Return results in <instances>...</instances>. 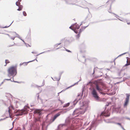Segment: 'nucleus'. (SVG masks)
Here are the masks:
<instances>
[{
	"label": "nucleus",
	"instance_id": "nucleus-1",
	"mask_svg": "<svg viewBox=\"0 0 130 130\" xmlns=\"http://www.w3.org/2000/svg\"><path fill=\"white\" fill-rule=\"evenodd\" d=\"M97 81L96 80L94 81L93 83L95 84V88L92 87V88H90L89 89L91 90V94L92 96L97 101H104L106 100L105 99H103L102 100L101 99L99 96L97 90L99 91L101 90V88L97 84Z\"/></svg>",
	"mask_w": 130,
	"mask_h": 130
},
{
	"label": "nucleus",
	"instance_id": "nucleus-2",
	"mask_svg": "<svg viewBox=\"0 0 130 130\" xmlns=\"http://www.w3.org/2000/svg\"><path fill=\"white\" fill-rule=\"evenodd\" d=\"M88 102L85 101L82 102V105H80L79 108L76 109L74 110L73 113V115H74L75 114L78 116L80 114H83L86 111L88 107Z\"/></svg>",
	"mask_w": 130,
	"mask_h": 130
},
{
	"label": "nucleus",
	"instance_id": "nucleus-3",
	"mask_svg": "<svg viewBox=\"0 0 130 130\" xmlns=\"http://www.w3.org/2000/svg\"><path fill=\"white\" fill-rule=\"evenodd\" d=\"M29 107L27 106L24 107L23 109L20 110H15L14 111L15 115L17 116L22 115L27 113V112L29 110Z\"/></svg>",
	"mask_w": 130,
	"mask_h": 130
},
{
	"label": "nucleus",
	"instance_id": "nucleus-4",
	"mask_svg": "<svg viewBox=\"0 0 130 130\" xmlns=\"http://www.w3.org/2000/svg\"><path fill=\"white\" fill-rule=\"evenodd\" d=\"M8 76L10 77L13 76V78L17 74V67L16 66H13L10 67L8 70Z\"/></svg>",
	"mask_w": 130,
	"mask_h": 130
},
{
	"label": "nucleus",
	"instance_id": "nucleus-5",
	"mask_svg": "<svg viewBox=\"0 0 130 130\" xmlns=\"http://www.w3.org/2000/svg\"><path fill=\"white\" fill-rule=\"evenodd\" d=\"M83 94V92H82L80 96V94H78L76 98L73 102V104L74 105H75L76 104L79 100L82 99Z\"/></svg>",
	"mask_w": 130,
	"mask_h": 130
},
{
	"label": "nucleus",
	"instance_id": "nucleus-6",
	"mask_svg": "<svg viewBox=\"0 0 130 130\" xmlns=\"http://www.w3.org/2000/svg\"><path fill=\"white\" fill-rule=\"evenodd\" d=\"M33 111H34L33 113L34 115L37 114L39 116H41L43 113L42 112L43 110V109H35L33 108Z\"/></svg>",
	"mask_w": 130,
	"mask_h": 130
},
{
	"label": "nucleus",
	"instance_id": "nucleus-7",
	"mask_svg": "<svg viewBox=\"0 0 130 130\" xmlns=\"http://www.w3.org/2000/svg\"><path fill=\"white\" fill-rule=\"evenodd\" d=\"M126 97L125 99V101L124 104V106L125 107L127 106L128 104L129 100V97L130 96V94L128 93H126Z\"/></svg>",
	"mask_w": 130,
	"mask_h": 130
},
{
	"label": "nucleus",
	"instance_id": "nucleus-8",
	"mask_svg": "<svg viewBox=\"0 0 130 130\" xmlns=\"http://www.w3.org/2000/svg\"><path fill=\"white\" fill-rule=\"evenodd\" d=\"M39 128L38 123L37 122L34 123L33 122V130H39Z\"/></svg>",
	"mask_w": 130,
	"mask_h": 130
},
{
	"label": "nucleus",
	"instance_id": "nucleus-9",
	"mask_svg": "<svg viewBox=\"0 0 130 130\" xmlns=\"http://www.w3.org/2000/svg\"><path fill=\"white\" fill-rule=\"evenodd\" d=\"M60 115V114L59 113H58L56 114L53 118H52L51 119V122L52 123Z\"/></svg>",
	"mask_w": 130,
	"mask_h": 130
},
{
	"label": "nucleus",
	"instance_id": "nucleus-10",
	"mask_svg": "<svg viewBox=\"0 0 130 130\" xmlns=\"http://www.w3.org/2000/svg\"><path fill=\"white\" fill-rule=\"evenodd\" d=\"M98 122L97 121H95L92 122L91 125V127L88 130H91L92 128L94 126L96 127L98 125Z\"/></svg>",
	"mask_w": 130,
	"mask_h": 130
},
{
	"label": "nucleus",
	"instance_id": "nucleus-11",
	"mask_svg": "<svg viewBox=\"0 0 130 130\" xmlns=\"http://www.w3.org/2000/svg\"><path fill=\"white\" fill-rule=\"evenodd\" d=\"M72 26H74L73 28L75 29H79L80 26L78 24H77V23H75L74 24L72 25Z\"/></svg>",
	"mask_w": 130,
	"mask_h": 130
},
{
	"label": "nucleus",
	"instance_id": "nucleus-12",
	"mask_svg": "<svg viewBox=\"0 0 130 130\" xmlns=\"http://www.w3.org/2000/svg\"><path fill=\"white\" fill-rule=\"evenodd\" d=\"M116 124L119 125L123 130H126L123 127L121 123L117 122Z\"/></svg>",
	"mask_w": 130,
	"mask_h": 130
},
{
	"label": "nucleus",
	"instance_id": "nucleus-13",
	"mask_svg": "<svg viewBox=\"0 0 130 130\" xmlns=\"http://www.w3.org/2000/svg\"><path fill=\"white\" fill-rule=\"evenodd\" d=\"M66 125V124L65 123L60 124L59 125L58 127V130H59L60 127H62Z\"/></svg>",
	"mask_w": 130,
	"mask_h": 130
},
{
	"label": "nucleus",
	"instance_id": "nucleus-14",
	"mask_svg": "<svg viewBox=\"0 0 130 130\" xmlns=\"http://www.w3.org/2000/svg\"><path fill=\"white\" fill-rule=\"evenodd\" d=\"M71 108H66L65 109H63L62 110V112L63 113H66L67 111L71 109Z\"/></svg>",
	"mask_w": 130,
	"mask_h": 130
},
{
	"label": "nucleus",
	"instance_id": "nucleus-15",
	"mask_svg": "<svg viewBox=\"0 0 130 130\" xmlns=\"http://www.w3.org/2000/svg\"><path fill=\"white\" fill-rule=\"evenodd\" d=\"M32 62V60H31V61H29L28 62H23V65L24 66H27L28 64L30 62Z\"/></svg>",
	"mask_w": 130,
	"mask_h": 130
},
{
	"label": "nucleus",
	"instance_id": "nucleus-16",
	"mask_svg": "<svg viewBox=\"0 0 130 130\" xmlns=\"http://www.w3.org/2000/svg\"><path fill=\"white\" fill-rule=\"evenodd\" d=\"M128 53V52H125V53H123V54H122L120 55H119V56H118L117 57H116V58L114 59V61H115V60H116V59H117L118 57H120L124 55L125 54H127Z\"/></svg>",
	"mask_w": 130,
	"mask_h": 130
},
{
	"label": "nucleus",
	"instance_id": "nucleus-17",
	"mask_svg": "<svg viewBox=\"0 0 130 130\" xmlns=\"http://www.w3.org/2000/svg\"><path fill=\"white\" fill-rule=\"evenodd\" d=\"M79 82V81H78L77 82L75 83V84H74L73 85L69 87H68L67 88H66V90H67L69 88H70L72 86H74V85H77L78 84V83Z\"/></svg>",
	"mask_w": 130,
	"mask_h": 130
},
{
	"label": "nucleus",
	"instance_id": "nucleus-18",
	"mask_svg": "<svg viewBox=\"0 0 130 130\" xmlns=\"http://www.w3.org/2000/svg\"><path fill=\"white\" fill-rule=\"evenodd\" d=\"M10 108H11L12 109H13V107L11 105L9 108V109H8V111L9 113V117L10 118H11V116L10 115Z\"/></svg>",
	"mask_w": 130,
	"mask_h": 130
},
{
	"label": "nucleus",
	"instance_id": "nucleus-19",
	"mask_svg": "<svg viewBox=\"0 0 130 130\" xmlns=\"http://www.w3.org/2000/svg\"><path fill=\"white\" fill-rule=\"evenodd\" d=\"M60 78L59 77V78H57L56 77H54V79H53V80H57V81H59L60 79Z\"/></svg>",
	"mask_w": 130,
	"mask_h": 130
},
{
	"label": "nucleus",
	"instance_id": "nucleus-20",
	"mask_svg": "<svg viewBox=\"0 0 130 130\" xmlns=\"http://www.w3.org/2000/svg\"><path fill=\"white\" fill-rule=\"evenodd\" d=\"M70 105L69 103H67L64 105L63 106V108L67 107L68 106H69Z\"/></svg>",
	"mask_w": 130,
	"mask_h": 130
},
{
	"label": "nucleus",
	"instance_id": "nucleus-21",
	"mask_svg": "<svg viewBox=\"0 0 130 130\" xmlns=\"http://www.w3.org/2000/svg\"><path fill=\"white\" fill-rule=\"evenodd\" d=\"M80 34L78 33V34L76 36V38L77 39H79L80 36Z\"/></svg>",
	"mask_w": 130,
	"mask_h": 130
},
{
	"label": "nucleus",
	"instance_id": "nucleus-22",
	"mask_svg": "<svg viewBox=\"0 0 130 130\" xmlns=\"http://www.w3.org/2000/svg\"><path fill=\"white\" fill-rule=\"evenodd\" d=\"M44 84H45V80H43V82L42 85L41 86H38L37 85L36 86L37 88H38L39 87H40L42 86H43L44 85Z\"/></svg>",
	"mask_w": 130,
	"mask_h": 130
},
{
	"label": "nucleus",
	"instance_id": "nucleus-23",
	"mask_svg": "<svg viewBox=\"0 0 130 130\" xmlns=\"http://www.w3.org/2000/svg\"><path fill=\"white\" fill-rule=\"evenodd\" d=\"M93 82H92L91 81H90L88 83H87L86 85H88L89 84H91V86H92V83H93Z\"/></svg>",
	"mask_w": 130,
	"mask_h": 130
},
{
	"label": "nucleus",
	"instance_id": "nucleus-24",
	"mask_svg": "<svg viewBox=\"0 0 130 130\" xmlns=\"http://www.w3.org/2000/svg\"><path fill=\"white\" fill-rule=\"evenodd\" d=\"M32 113H30L29 114V116L28 117L29 119H31L32 118Z\"/></svg>",
	"mask_w": 130,
	"mask_h": 130
},
{
	"label": "nucleus",
	"instance_id": "nucleus-25",
	"mask_svg": "<svg viewBox=\"0 0 130 130\" xmlns=\"http://www.w3.org/2000/svg\"><path fill=\"white\" fill-rule=\"evenodd\" d=\"M5 62L6 64L5 65H4L5 66H6L7 63H9L10 62V61L8 60H6Z\"/></svg>",
	"mask_w": 130,
	"mask_h": 130
},
{
	"label": "nucleus",
	"instance_id": "nucleus-26",
	"mask_svg": "<svg viewBox=\"0 0 130 130\" xmlns=\"http://www.w3.org/2000/svg\"><path fill=\"white\" fill-rule=\"evenodd\" d=\"M15 4L16 6H19V5H20V3L17 1L16 2Z\"/></svg>",
	"mask_w": 130,
	"mask_h": 130
},
{
	"label": "nucleus",
	"instance_id": "nucleus-27",
	"mask_svg": "<svg viewBox=\"0 0 130 130\" xmlns=\"http://www.w3.org/2000/svg\"><path fill=\"white\" fill-rule=\"evenodd\" d=\"M63 71H62L60 72L59 73V77L60 78L62 74L63 73Z\"/></svg>",
	"mask_w": 130,
	"mask_h": 130
},
{
	"label": "nucleus",
	"instance_id": "nucleus-28",
	"mask_svg": "<svg viewBox=\"0 0 130 130\" xmlns=\"http://www.w3.org/2000/svg\"><path fill=\"white\" fill-rule=\"evenodd\" d=\"M82 26L81 27V28H80V29L79 30V33L80 34H81V32L83 30V29H82Z\"/></svg>",
	"mask_w": 130,
	"mask_h": 130
},
{
	"label": "nucleus",
	"instance_id": "nucleus-29",
	"mask_svg": "<svg viewBox=\"0 0 130 130\" xmlns=\"http://www.w3.org/2000/svg\"><path fill=\"white\" fill-rule=\"evenodd\" d=\"M50 50H48L46 51H44V52H42L40 54H38V55H38L39 54H43V53H46V52H50Z\"/></svg>",
	"mask_w": 130,
	"mask_h": 130
},
{
	"label": "nucleus",
	"instance_id": "nucleus-30",
	"mask_svg": "<svg viewBox=\"0 0 130 130\" xmlns=\"http://www.w3.org/2000/svg\"><path fill=\"white\" fill-rule=\"evenodd\" d=\"M13 21L11 23L9 26H6L4 27H3L1 28H7V27H9L13 23Z\"/></svg>",
	"mask_w": 130,
	"mask_h": 130
},
{
	"label": "nucleus",
	"instance_id": "nucleus-31",
	"mask_svg": "<svg viewBox=\"0 0 130 130\" xmlns=\"http://www.w3.org/2000/svg\"><path fill=\"white\" fill-rule=\"evenodd\" d=\"M13 33H14L16 35V36L15 37H17L18 38L19 37H20V36L17 33L15 32H13Z\"/></svg>",
	"mask_w": 130,
	"mask_h": 130
},
{
	"label": "nucleus",
	"instance_id": "nucleus-32",
	"mask_svg": "<svg viewBox=\"0 0 130 130\" xmlns=\"http://www.w3.org/2000/svg\"><path fill=\"white\" fill-rule=\"evenodd\" d=\"M23 15L25 16H26L27 15V14L25 11H24L23 12Z\"/></svg>",
	"mask_w": 130,
	"mask_h": 130
},
{
	"label": "nucleus",
	"instance_id": "nucleus-33",
	"mask_svg": "<svg viewBox=\"0 0 130 130\" xmlns=\"http://www.w3.org/2000/svg\"><path fill=\"white\" fill-rule=\"evenodd\" d=\"M108 123H114V124H116L117 122H116L114 121H110V122H108Z\"/></svg>",
	"mask_w": 130,
	"mask_h": 130
},
{
	"label": "nucleus",
	"instance_id": "nucleus-34",
	"mask_svg": "<svg viewBox=\"0 0 130 130\" xmlns=\"http://www.w3.org/2000/svg\"><path fill=\"white\" fill-rule=\"evenodd\" d=\"M76 29H74L73 28V31H74V32L76 34H77L78 33V31L76 30Z\"/></svg>",
	"mask_w": 130,
	"mask_h": 130
},
{
	"label": "nucleus",
	"instance_id": "nucleus-35",
	"mask_svg": "<svg viewBox=\"0 0 130 130\" xmlns=\"http://www.w3.org/2000/svg\"><path fill=\"white\" fill-rule=\"evenodd\" d=\"M61 43H59L56 44L54 45V46L55 47H57L58 46V45H60L61 44Z\"/></svg>",
	"mask_w": 130,
	"mask_h": 130
},
{
	"label": "nucleus",
	"instance_id": "nucleus-36",
	"mask_svg": "<svg viewBox=\"0 0 130 130\" xmlns=\"http://www.w3.org/2000/svg\"><path fill=\"white\" fill-rule=\"evenodd\" d=\"M89 26V25H88L87 26H84V27H82V29H83L84 30V29H85L86 27H87L88 26Z\"/></svg>",
	"mask_w": 130,
	"mask_h": 130
},
{
	"label": "nucleus",
	"instance_id": "nucleus-37",
	"mask_svg": "<svg viewBox=\"0 0 130 130\" xmlns=\"http://www.w3.org/2000/svg\"><path fill=\"white\" fill-rule=\"evenodd\" d=\"M66 90V89L64 90H62L60 92H59L58 93V96H59V94L61 92H63V91H65V90Z\"/></svg>",
	"mask_w": 130,
	"mask_h": 130
},
{
	"label": "nucleus",
	"instance_id": "nucleus-38",
	"mask_svg": "<svg viewBox=\"0 0 130 130\" xmlns=\"http://www.w3.org/2000/svg\"><path fill=\"white\" fill-rule=\"evenodd\" d=\"M18 6L19 7L20 9H21V10L23 8V6L22 5H20V6Z\"/></svg>",
	"mask_w": 130,
	"mask_h": 130
},
{
	"label": "nucleus",
	"instance_id": "nucleus-39",
	"mask_svg": "<svg viewBox=\"0 0 130 130\" xmlns=\"http://www.w3.org/2000/svg\"><path fill=\"white\" fill-rule=\"evenodd\" d=\"M66 51H67L69 52H70L71 53V52L70 51V50H68L67 49H66V50H65Z\"/></svg>",
	"mask_w": 130,
	"mask_h": 130
},
{
	"label": "nucleus",
	"instance_id": "nucleus-40",
	"mask_svg": "<svg viewBox=\"0 0 130 130\" xmlns=\"http://www.w3.org/2000/svg\"><path fill=\"white\" fill-rule=\"evenodd\" d=\"M13 79H12V80H11V82H15V83H19V82H17V81H14L13 80Z\"/></svg>",
	"mask_w": 130,
	"mask_h": 130
},
{
	"label": "nucleus",
	"instance_id": "nucleus-41",
	"mask_svg": "<svg viewBox=\"0 0 130 130\" xmlns=\"http://www.w3.org/2000/svg\"><path fill=\"white\" fill-rule=\"evenodd\" d=\"M8 117H6V118H4L3 119H0V121H2V120H5L6 119V118H8Z\"/></svg>",
	"mask_w": 130,
	"mask_h": 130
},
{
	"label": "nucleus",
	"instance_id": "nucleus-42",
	"mask_svg": "<svg viewBox=\"0 0 130 130\" xmlns=\"http://www.w3.org/2000/svg\"><path fill=\"white\" fill-rule=\"evenodd\" d=\"M5 80H11V78L10 79H5L4 80V82H5Z\"/></svg>",
	"mask_w": 130,
	"mask_h": 130
},
{
	"label": "nucleus",
	"instance_id": "nucleus-43",
	"mask_svg": "<svg viewBox=\"0 0 130 130\" xmlns=\"http://www.w3.org/2000/svg\"><path fill=\"white\" fill-rule=\"evenodd\" d=\"M10 38L11 39H12L13 40H14V38H15V37H10Z\"/></svg>",
	"mask_w": 130,
	"mask_h": 130
},
{
	"label": "nucleus",
	"instance_id": "nucleus-44",
	"mask_svg": "<svg viewBox=\"0 0 130 130\" xmlns=\"http://www.w3.org/2000/svg\"><path fill=\"white\" fill-rule=\"evenodd\" d=\"M71 26H72V25L71 26H70L69 27V28H70V29H72V30H73V28H72L71 27Z\"/></svg>",
	"mask_w": 130,
	"mask_h": 130
},
{
	"label": "nucleus",
	"instance_id": "nucleus-45",
	"mask_svg": "<svg viewBox=\"0 0 130 130\" xmlns=\"http://www.w3.org/2000/svg\"><path fill=\"white\" fill-rule=\"evenodd\" d=\"M129 65V63H127L124 66H127Z\"/></svg>",
	"mask_w": 130,
	"mask_h": 130
},
{
	"label": "nucleus",
	"instance_id": "nucleus-46",
	"mask_svg": "<svg viewBox=\"0 0 130 130\" xmlns=\"http://www.w3.org/2000/svg\"><path fill=\"white\" fill-rule=\"evenodd\" d=\"M85 90V88L84 87L83 88L82 92H83Z\"/></svg>",
	"mask_w": 130,
	"mask_h": 130
},
{
	"label": "nucleus",
	"instance_id": "nucleus-47",
	"mask_svg": "<svg viewBox=\"0 0 130 130\" xmlns=\"http://www.w3.org/2000/svg\"><path fill=\"white\" fill-rule=\"evenodd\" d=\"M21 9H20L19 7V8L17 9V10L18 11H20L21 10Z\"/></svg>",
	"mask_w": 130,
	"mask_h": 130
},
{
	"label": "nucleus",
	"instance_id": "nucleus-48",
	"mask_svg": "<svg viewBox=\"0 0 130 130\" xmlns=\"http://www.w3.org/2000/svg\"><path fill=\"white\" fill-rule=\"evenodd\" d=\"M110 114L109 113H108V114L107 115H106V117H109L110 116Z\"/></svg>",
	"mask_w": 130,
	"mask_h": 130
},
{
	"label": "nucleus",
	"instance_id": "nucleus-49",
	"mask_svg": "<svg viewBox=\"0 0 130 130\" xmlns=\"http://www.w3.org/2000/svg\"><path fill=\"white\" fill-rule=\"evenodd\" d=\"M110 103H108L106 105V106H108L109 104Z\"/></svg>",
	"mask_w": 130,
	"mask_h": 130
},
{
	"label": "nucleus",
	"instance_id": "nucleus-50",
	"mask_svg": "<svg viewBox=\"0 0 130 130\" xmlns=\"http://www.w3.org/2000/svg\"><path fill=\"white\" fill-rule=\"evenodd\" d=\"M85 23V22H82L81 23V24H80V25H79L80 26H81V25H82L83 24V23Z\"/></svg>",
	"mask_w": 130,
	"mask_h": 130
},
{
	"label": "nucleus",
	"instance_id": "nucleus-51",
	"mask_svg": "<svg viewBox=\"0 0 130 130\" xmlns=\"http://www.w3.org/2000/svg\"><path fill=\"white\" fill-rule=\"evenodd\" d=\"M23 63H21L20 64V66H21L22 65H23Z\"/></svg>",
	"mask_w": 130,
	"mask_h": 130
},
{
	"label": "nucleus",
	"instance_id": "nucleus-52",
	"mask_svg": "<svg viewBox=\"0 0 130 130\" xmlns=\"http://www.w3.org/2000/svg\"><path fill=\"white\" fill-rule=\"evenodd\" d=\"M22 41L25 44H26V43H25L24 41L23 40H22Z\"/></svg>",
	"mask_w": 130,
	"mask_h": 130
},
{
	"label": "nucleus",
	"instance_id": "nucleus-53",
	"mask_svg": "<svg viewBox=\"0 0 130 130\" xmlns=\"http://www.w3.org/2000/svg\"><path fill=\"white\" fill-rule=\"evenodd\" d=\"M4 81H3V82H2L1 83V84H0V86H1V85L3 83H4Z\"/></svg>",
	"mask_w": 130,
	"mask_h": 130
},
{
	"label": "nucleus",
	"instance_id": "nucleus-54",
	"mask_svg": "<svg viewBox=\"0 0 130 130\" xmlns=\"http://www.w3.org/2000/svg\"><path fill=\"white\" fill-rule=\"evenodd\" d=\"M30 126L31 128H32V124L31 123Z\"/></svg>",
	"mask_w": 130,
	"mask_h": 130
},
{
	"label": "nucleus",
	"instance_id": "nucleus-55",
	"mask_svg": "<svg viewBox=\"0 0 130 130\" xmlns=\"http://www.w3.org/2000/svg\"><path fill=\"white\" fill-rule=\"evenodd\" d=\"M9 45V47L12 46L13 45Z\"/></svg>",
	"mask_w": 130,
	"mask_h": 130
},
{
	"label": "nucleus",
	"instance_id": "nucleus-56",
	"mask_svg": "<svg viewBox=\"0 0 130 130\" xmlns=\"http://www.w3.org/2000/svg\"><path fill=\"white\" fill-rule=\"evenodd\" d=\"M18 38H19L21 40H22L21 38V37H19Z\"/></svg>",
	"mask_w": 130,
	"mask_h": 130
},
{
	"label": "nucleus",
	"instance_id": "nucleus-57",
	"mask_svg": "<svg viewBox=\"0 0 130 130\" xmlns=\"http://www.w3.org/2000/svg\"><path fill=\"white\" fill-rule=\"evenodd\" d=\"M121 74V72H120L118 73V75L119 76H120Z\"/></svg>",
	"mask_w": 130,
	"mask_h": 130
},
{
	"label": "nucleus",
	"instance_id": "nucleus-58",
	"mask_svg": "<svg viewBox=\"0 0 130 130\" xmlns=\"http://www.w3.org/2000/svg\"><path fill=\"white\" fill-rule=\"evenodd\" d=\"M126 118L127 119L130 120V119L129 118L126 117Z\"/></svg>",
	"mask_w": 130,
	"mask_h": 130
},
{
	"label": "nucleus",
	"instance_id": "nucleus-59",
	"mask_svg": "<svg viewBox=\"0 0 130 130\" xmlns=\"http://www.w3.org/2000/svg\"><path fill=\"white\" fill-rule=\"evenodd\" d=\"M6 35H8V36L9 37H10V36L9 34H6Z\"/></svg>",
	"mask_w": 130,
	"mask_h": 130
},
{
	"label": "nucleus",
	"instance_id": "nucleus-60",
	"mask_svg": "<svg viewBox=\"0 0 130 130\" xmlns=\"http://www.w3.org/2000/svg\"><path fill=\"white\" fill-rule=\"evenodd\" d=\"M107 20H101L100 21V22H102V21H106Z\"/></svg>",
	"mask_w": 130,
	"mask_h": 130
},
{
	"label": "nucleus",
	"instance_id": "nucleus-61",
	"mask_svg": "<svg viewBox=\"0 0 130 130\" xmlns=\"http://www.w3.org/2000/svg\"><path fill=\"white\" fill-rule=\"evenodd\" d=\"M108 12H109V13H112V14H113V13L112 12H111L109 11H108Z\"/></svg>",
	"mask_w": 130,
	"mask_h": 130
},
{
	"label": "nucleus",
	"instance_id": "nucleus-62",
	"mask_svg": "<svg viewBox=\"0 0 130 130\" xmlns=\"http://www.w3.org/2000/svg\"><path fill=\"white\" fill-rule=\"evenodd\" d=\"M117 19H118L119 20H120V21H123V20H121V19H119L118 18H117Z\"/></svg>",
	"mask_w": 130,
	"mask_h": 130
},
{
	"label": "nucleus",
	"instance_id": "nucleus-63",
	"mask_svg": "<svg viewBox=\"0 0 130 130\" xmlns=\"http://www.w3.org/2000/svg\"><path fill=\"white\" fill-rule=\"evenodd\" d=\"M21 1V0H18V2H19L20 3V2Z\"/></svg>",
	"mask_w": 130,
	"mask_h": 130
},
{
	"label": "nucleus",
	"instance_id": "nucleus-64",
	"mask_svg": "<svg viewBox=\"0 0 130 130\" xmlns=\"http://www.w3.org/2000/svg\"><path fill=\"white\" fill-rule=\"evenodd\" d=\"M113 14H114L115 15H116V16H118V15H117L115 13H113Z\"/></svg>",
	"mask_w": 130,
	"mask_h": 130
}]
</instances>
